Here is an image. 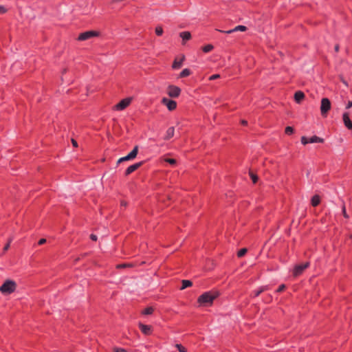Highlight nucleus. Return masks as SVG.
<instances>
[{"label":"nucleus","mask_w":352,"mask_h":352,"mask_svg":"<svg viewBox=\"0 0 352 352\" xmlns=\"http://www.w3.org/2000/svg\"><path fill=\"white\" fill-rule=\"evenodd\" d=\"M217 296L218 294L216 292H205L198 298V302L202 306L211 305Z\"/></svg>","instance_id":"obj_1"},{"label":"nucleus","mask_w":352,"mask_h":352,"mask_svg":"<svg viewBox=\"0 0 352 352\" xmlns=\"http://www.w3.org/2000/svg\"><path fill=\"white\" fill-rule=\"evenodd\" d=\"M16 287V284L14 281L7 280L0 287V292L3 294H10L15 291Z\"/></svg>","instance_id":"obj_2"},{"label":"nucleus","mask_w":352,"mask_h":352,"mask_svg":"<svg viewBox=\"0 0 352 352\" xmlns=\"http://www.w3.org/2000/svg\"><path fill=\"white\" fill-rule=\"evenodd\" d=\"M331 104L327 98L321 100L320 113L322 116L327 117L329 111L331 109Z\"/></svg>","instance_id":"obj_3"},{"label":"nucleus","mask_w":352,"mask_h":352,"mask_svg":"<svg viewBox=\"0 0 352 352\" xmlns=\"http://www.w3.org/2000/svg\"><path fill=\"white\" fill-rule=\"evenodd\" d=\"M309 262H306L305 263L298 264L295 265L294 270H293V275L295 277H297L300 275H301L304 271L309 267Z\"/></svg>","instance_id":"obj_4"},{"label":"nucleus","mask_w":352,"mask_h":352,"mask_svg":"<svg viewBox=\"0 0 352 352\" xmlns=\"http://www.w3.org/2000/svg\"><path fill=\"white\" fill-rule=\"evenodd\" d=\"M99 34H100V33L97 31H94V30L87 31V32L81 33L78 36V41H86V40L90 39L93 37L98 36Z\"/></svg>","instance_id":"obj_5"},{"label":"nucleus","mask_w":352,"mask_h":352,"mask_svg":"<svg viewBox=\"0 0 352 352\" xmlns=\"http://www.w3.org/2000/svg\"><path fill=\"white\" fill-rule=\"evenodd\" d=\"M132 98H126L122 100L116 105L113 107V109L116 111H122L126 109L131 102Z\"/></svg>","instance_id":"obj_6"},{"label":"nucleus","mask_w":352,"mask_h":352,"mask_svg":"<svg viewBox=\"0 0 352 352\" xmlns=\"http://www.w3.org/2000/svg\"><path fill=\"white\" fill-rule=\"evenodd\" d=\"M167 94L171 98H177L181 93L179 87L175 85H169L167 88Z\"/></svg>","instance_id":"obj_7"},{"label":"nucleus","mask_w":352,"mask_h":352,"mask_svg":"<svg viewBox=\"0 0 352 352\" xmlns=\"http://www.w3.org/2000/svg\"><path fill=\"white\" fill-rule=\"evenodd\" d=\"M162 103L164 104L169 111H173L177 107V102L175 100L166 98H162Z\"/></svg>","instance_id":"obj_8"},{"label":"nucleus","mask_w":352,"mask_h":352,"mask_svg":"<svg viewBox=\"0 0 352 352\" xmlns=\"http://www.w3.org/2000/svg\"><path fill=\"white\" fill-rule=\"evenodd\" d=\"M270 289L269 285H263L260 287L258 289L254 290L251 294V297H257L261 293L267 291Z\"/></svg>","instance_id":"obj_9"},{"label":"nucleus","mask_w":352,"mask_h":352,"mask_svg":"<svg viewBox=\"0 0 352 352\" xmlns=\"http://www.w3.org/2000/svg\"><path fill=\"white\" fill-rule=\"evenodd\" d=\"M343 122L346 128L352 129V122L349 118V113L344 112L342 116Z\"/></svg>","instance_id":"obj_10"},{"label":"nucleus","mask_w":352,"mask_h":352,"mask_svg":"<svg viewBox=\"0 0 352 352\" xmlns=\"http://www.w3.org/2000/svg\"><path fill=\"white\" fill-rule=\"evenodd\" d=\"M143 162H140L138 163H135L133 165L129 166L125 171V175H129L135 170H136L138 168H140L142 165Z\"/></svg>","instance_id":"obj_11"},{"label":"nucleus","mask_w":352,"mask_h":352,"mask_svg":"<svg viewBox=\"0 0 352 352\" xmlns=\"http://www.w3.org/2000/svg\"><path fill=\"white\" fill-rule=\"evenodd\" d=\"M139 327L142 331V332L146 335H148L151 332V326L150 325H146L143 324H140Z\"/></svg>","instance_id":"obj_12"},{"label":"nucleus","mask_w":352,"mask_h":352,"mask_svg":"<svg viewBox=\"0 0 352 352\" xmlns=\"http://www.w3.org/2000/svg\"><path fill=\"white\" fill-rule=\"evenodd\" d=\"M304 98L305 94L300 91H296L294 94V99L297 103H300Z\"/></svg>","instance_id":"obj_13"},{"label":"nucleus","mask_w":352,"mask_h":352,"mask_svg":"<svg viewBox=\"0 0 352 352\" xmlns=\"http://www.w3.org/2000/svg\"><path fill=\"white\" fill-rule=\"evenodd\" d=\"M184 60V56H183L180 60H177V59H175L172 65L173 69H176L180 68L182 65V63H183Z\"/></svg>","instance_id":"obj_14"},{"label":"nucleus","mask_w":352,"mask_h":352,"mask_svg":"<svg viewBox=\"0 0 352 352\" xmlns=\"http://www.w3.org/2000/svg\"><path fill=\"white\" fill-rule=\"evenodd\" d=\"M175 133V129L173 126L169 127L166 131V134L164 138L165 140H168L173 137Z\"/></svg>","instance_id":"obj_15"},{"label":"nucleus","mask_w":352,"mask_h":352,"mask_svg":"<svg viewBox=\"0 0 352 352\" xmlns=\"http://www.w3.org/2000/svg\"><path fill=\"white\" fill-rule=\"evenodd\" d=\"M309 143H322L324 142V140L316 135H314L309 139Z\"/></svg>","instance_id":"obj_16"},{"label":"nucleus","mask_w":352,"mask_h":352,"mask_svg":"<svg viewBox=\"0 0 352 352\" xmlns=\"http://www.w3.org/2000/svg\"><path fill=\"white\" fill-rule=\"evenodd\" d=\"M179 36L182 38L183 41L190 40L191 38L190 32H182L179 34Z\"/></svg>","instance_id":"obj_17"},{"label":"nucleus","mask_w":352,"mask_h":352,"mask_svg":"<svg viewBox=\"0 0 352 352\" xmlns=\"http://www.w3.org/2000/svg\"><path fill=\"white\" fill-rule=\"evenodd\" d=\"M138 153V146H135L133 148V149L128 154L129 156V158H131V160H133L137 156Z\"/></svg>","instance_id":"obj_18"},{"label":"nucleus","mask_w":352,"mask_h":352,"mask_svg":"<svg viewBox=\"0 0 352 352\" xmlns=\"http://www.w3.org/2000/svg\"><path fill=\"white\" fill-rule=\"evenodd\" d=\"M320 202V199L318 195H314L311 199V205L313 206H317Z\"/></svg>","instance_id":"obj_19"},{"label":"nucleus","mask_w":352,"mask_h":352,"mask_svg":"<svg viewBox=\"0 0 352 352\" xmlns=\"http://www.w3.org/2000/svg\"><path fill=\"white\" fill-rule=\"evenodd\" d=\"M192 281H190L189 280H182V286L181 287V289H184L188 287L192 286Z\"/></svg>","instance_id":"obj_20"},{"label":"nucleus","mask_w":352,"mask_h":352,"mask_svg":"<svg viewBox=\"0 0 352 352\" xmlns=\"http://www.w3.org/2000/svg\"><path fill=\"white\" fill-rule=\"evenodd\" d=\"M191 74V72L189 69H184L182 70V72L179 74L180 78H184L190 76Z\"/></svg>","instance_id":"obj_21"},{"label":"nucleus","mask_w":352,"mask_h":352,"mask_svg":"<svg viewBox=\"0 0 352 352\" xmlns=\"http://www.w3.org/2000/svg\"><path fill=\"white\" fill-rule=\"evenodd\" d=\"M214 48L212 45L208 44L203 47L202 50L205 53L210 52Z\"/></svg>","instance_id":"obj_22"},{"label":"nucleus","mask_w":352,"mask_h":352,"mask_svg":"<svg viewBox=\"0 0 352 352\" xmlns=\"http://www.w3.org/2000/svg\"><path fill=\"white\" fill-rule=\"evenodd\" d=\"M153 311H154L153 308L151 307H149L146 308L142 311V314L144 315H150V314H153Z\"/></svg>","instance_id":"obj_23"},{"label":"nucleus","mask_w":352,"mask_h":352,"mask_svg":"<svg viewBox=\"0 0 352 352\" xmlns=\"http://www.w3.org/2000/svg\"><path fill=\"white\" fill-rule=\"evenodd\" d=\"M233 30H234V32H236V31L244 32L247 30V28L244 25H238V26L235 27Z\"/></svg>","instance_id":"obj_24"},{"label":"nucleus","mask_w":352,"mask_h":352,"mask_svg":"<svg viewBox=\"0 0 352 352\" xmlns=\"http://www.w3.org/2000/svg\"><path fill=\"white\" fill-rule=\"evenodd\" d=\"M247 252H248V250L246 248H242L238 252L237 255L239 257H242L247 253Z\"/></svg>","instance_id":"obj_25"},{"label":"nucleus","mask_w":352,"mask_h":352,"mask_svg":"<svg viewBox=\"0 0 352 352\" xmlns=\"http://www.w3.org/2000/svg\"><path fill=\"white\" fill-rule=\"evenodd\" d=\"M250 176L254 184L256 183V182L258 181V177L256 175H255L254 173H253L252 172H250Z\"/></svg>","instance_id":"obj_26"},{"label":"nucleus","mask_w":352,"mask_h":352,"mask_svg":"<svg viewBox=\"0 0 352 352\" xmlns=\"http://www.w3.org/2000/svg\"><path fill=\"white\" fill-rule=\"evenodd\" d=\"M175 347L178 349L179 352H186V349L180 344H177L175 345Z\"/></svg>","instance_id":"obj_27"},{"label":"nucleus","mask_w":352,"mask_h":352,"mask_svg":"<svg viewBox=\"0 0 352 352\" xmlns=\"http://www.w3.org/2000/svg\"><path fill=\"white\" fill-rule=\"evenodd\" d=\"M272 300V296L270 294L267 295L263 300L265 303H270Z\"/></svg>","instance_id":"obj_28"},{"label":"nucleus","mask_w":352,"mask_h":352,"mask_svg":"<svg viewBox=\"0 0 352 352\" xmlns=\"http://www.w3.org/2000/svg\"><path fill=\"white\" fill-rule=\"evenodd\" d=\"M155 33L157 36H161L163 34V29L161 26H157L155 28Z\"/></svg>","instance_id":"obj_29"},{"label":"nucleus","mask_w":352,"mask_h":352,"mask_svg":"<svg viewBox=\"0 0 352 352\" xmlns=\"http://www.w3.org/2000/svg\"><path fill=\"white\" fill-rule=\"evenodd\" d=\"M129 160H131V158H129V155H126V156H125V157H123L120 158V159L118 160V164H120V163L123 162H125V161H129Z\"/></svg>","instance_id":"obj_30"},{"label":"nucleus","mask_w":352,"mask_h":352,"mask_svg":"<svg viewBox=\"0 0 352 352\" xmlns=\"http://www.w3.org/2000/svg\"><path fill=\"white\" fill-rule=\"evenodd\" d=\"M164 161L169 163L170 165H173V166L176 164V160L175 159L166 158V159H164Z\"/></svg>","instance_id":"obj_31"},{"label":"nucleus","mask_w":352,"mask_h":352,"mask_svg":"<svg viewBox=\"0 0 352 352\" xmlns=\"http://www.w3.org/2000/svg\"><path fill=\"white\" fill-rule=\"evenodd\" d=\"M294 133V129L292 126H287L285 128V133L287 135H291Z\"/></svg>","instance_id":"obj_32"},{"label":"nucleus","mask_w":352,"mask_h":352,"mask_svg":"<svg viewBox=\"0 0 352 352\" xmlns=\"http://www.w3.org/2000/svg\"><path fill=\"white\" fill-rule=\"evenodd\" d=\"M342 214L344 217V218L348 219L349 217L346 212V208H345L344 205H343L342 207Z\"/></svg>","instance_id":"obj_33"},{"label":"nucleus","mask_w":352,"mask_h":352,"mask_svg":"<svg viewBox=\"0 0 352 352\" xmlns=\"http://www.w3.org/2000/svg\"><path fill=\"white\" fill-rule=\"evenodd\" d=\"M301 143L304 145L307 144V143H309V139H307L306 137L302 136L301 138Z\"/></svg>","instance_id":"obj_34"},{"label":"nucleus","mask_w":352,"mask_h":352,"mask_svg":"<svg viewBox=\"0 0 352 352\" xmlns=\"http://www.w3.org/2000/svg\"><path fill=\"white\" fill-rule=\"evenodd\" d=\"M220 78V75L219 74H214V75H212L211 76H210L209 80H215V79H217V78Z\"/></svg>","instance_id":"obj_35"},{"label":"nucleus","mask_w":352,"mask_h":352,"mask_svg":"<svg viewBox=\"0 0 352 352\" xmlns=\"http://www.w3.org/2000/svg\"><path fill=\"white\" fill-rule=\"evenodd\" d=\"M113 351L114 352H127L124 349L122 348H115Z\"/></svg>","instance_id":"obj_36"},{"label":"nucleus","mask_w":352,"mask_h":352,"mask_svg":"<svg viewBox=\"0 0 352 352\" xmlns=\"http://www.w3.org/2000/svg\"><path fill=\"white\" fill-rule=\"evenodd\" d=\"M285 289V285H280L278 289H277V292H283L284 289Z\"/></svg>","instance_id":"obj_37"},{"label":"nucleus","mask_w":352,"mask_h":352,"mask_svg":"<svg viewBox=\"0 0 352 352\" xmlns=\"http://www.w3.org/2000/svg\"><path fill=\"white\" fill-rule=\"evenodd\" d=\"M218 31H219L221 32L226 33V34H231V33L234 32L233 29L228 30V31H223V30H218Z\"/></svg>","instance_id":"obj_38"},{"label":"nucleus","mask_w":352,"mask_h":352,"mask_svg":"<svg viewBox=\"0 0 352 352\" xmlns=\"http://www.w3.org/2000/svg\"><path fill=\"white\" fill-rule=\"evenodd\" d=\"M130 266H131V264H121V265H118L117 267L118 268H120V267H130Z\"/></svg>","instance_id":"obj_39"},{"label":"nucleus","mask_w":352,"mask_h":352,"mask_svg":"<svg viewBox=\"0 0 352 352\" xmlns=\"http://www.w3.org/2000/svg\"><path fill=\"white\" fill-rule=\"evenodd\" d=\"M6 12V9L3 6H0V13L3 14Z\"/></svg>","instance_id":"obj_40"},{"label":"nucleus","mask_w":352,"mask_h":352,"mask_svg":"<svg viewBox=\"0 0 352 352\" xmlns=\"http://www.w3.org/2000/svg\"><path fill=\"white\" fill-rule=\"evenodd\" d=\"M46 242V239H41L39 240L38 241V245H43Z\"/></svg>","instance_id":"obj_41"},{"label":"nucleus","mask_w":352,"mask_h":352,"mask_svg":"<svg viewBox=\"0 0 352 352\" xmlns=\"http://www.w3.org/2000/svg\"><path fill=\"white\" fill-rule=\"evenodd\" d=\"M11 241H12V239H10V240L9 241L8 243V244L4 247V248H3V250H4V251H6V250H8V248H9V247H10V243Z\"/></svg>","instance_id":"obj_42"},{"label":"nucleus","mask_w":352,"mask_h":352,"mask_svg":"<svg viewBox=\"0 0 352 352\" xmlns=\"http://www.w3.org/2000/svg\"><path fill=\"white\" fill-rule=\"evenodd\" d=\"M90 238L91 240L96 241L97 240V236L95 234H91Z\"/></svg>","instance_id":"obj_43"},{"label":"nucleus","mask_w":352,"mask_h":352,"mask_svg":"<svg viewBox=\"0 0 352 352\" xmlns=\"http://www.w3.org/2000/svg\"><path fill=\"white\" fill-rule=\"evenodd\" d=\"M72 144H73V146L74 147H77L78 146V143H77V142L75 140L72 139Z\"/></svg>","instance_id":"obj_44"},{"label":"nucleus","mask_w":352,"mask_h":352,"mask_svg":"<svg viewBox=\"0 0 352 352\" xmlns=\"http://www.w3.org/2000/svg\"><path fill=\"white\" fill-rule=\"evenodd\" d=\"M352 107V101H349L347 105H346V108L349 109V108H351Z\"/></svg>","instance_id":"obj_45"},{"label":"nucleus","mask_w":352,"mask_h":352,"mask_svg":"<svg viewBox=\"0 0 352 352\" xmlns=\"http://www.w3.org/2000/svg\"><path fill=\"white\" fill-rule=\"evenodd\" d=\"M338 50H339V46L337 45L335 46V51L338 52Z\"/></svg>","instance_id":"obj_46"},{"label":"nucleus","mask_w":352,"mask_h":352,"mask_svg":"<svg viewBox=\"0 0 352 352\" xmlns=\"http://www.w3.org/2000/svg\"><path fill=\"white\" fill-rule=\"evenodd\" d=\"M122 1V0H113V1H112V3H118V2H120V1Z\"/></svg>","instance_id":"obj_47"},{"label":"nucleus","mask_w":352,"mask_h":352,"mask_svg":"<svg viewBox=\"0 0 352 352\" xmlns=\"http://www.w3.org/2000/svg\"><path fill=\"white\" fill-rule=\"evenodd\" d=\"M241 123H242L243 124L245 125V124H247V123H248V122H247V121H246V120H242V121H241Z\"/></svg>","instance_id":"obj_48"},{"label":"nucleus","mask_w":352,"mask_h":352,"mask_svg":"<svg viewBox=\"0 0 352 352\" xmlns=\"http://www.w3.org/2000/svg\"><path fill=\"white\" fill-rule=\"evenodd\" d=\"M121 204H122V206H126V202H124V201H122V202L121 203Z\"/></svg>","instance_id":"obj_49"}]
</instances>
